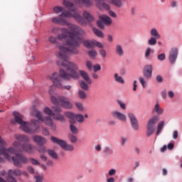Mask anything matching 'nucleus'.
Here are the masks:
<instances>
[{
    "instance_id": "f257e3e1",
    "label": "nucleus",
    "mask_w": 182,
    "mask_h": 182,
    "mask_svg": "<svg viewBox=\"0 0 182 182\" xmlns=\"http://www.w3.org/2000/svg\"><path fill=\"white\" fill-rule=\"evenodd\" d=\"M58 48L59 51L55 53V56L58 60L56 62V64L59 68H64L65 70L63 68L60 69L59 74L58 73H53L50 79L58 89L64 88L65 90H70L72 85H65L63 87L60 77L64 79V80H70V79L77 80L80 77L79 73L76 71L79 70V66L75 63L69 61V56L71 55H78L79 50L77 48L70 49L65 47V46H58Z\"/></svg>"
},
{
    "instance_id": "f03ea898",
    "label": "nucleus",
    "mask_w": 182,
    "mask_h": 182,
    "mask_svg": "<svg viewBox=\"0 0 182 182\" xmlns=\"http://www.w3.org/2000/svg\"><path fill=\"white\" fill-rule=\"evenodd\" d=\"M53 23L56 25H63V26H68V29L66 28H63L60 29L61 33L58 34V41H65V43L63 45H57L56 48L59 49L58 46H65L68 49H77L80 47V43H82V36L86 35V31L82 28V27L70 23L63 18V17H53L52 18Z\"/></svg>"
},
{
    "instance_id": "7ed1b4c3",
    "label": "nucleus",
    "mask_w": 182,
    "mask_h": 182,
    "mask_svg": "<svg viewBox=\"0 0 182 182\" xmlns=\"http://www.w3.org/2000/svg\"><path fill=\"white\" fill-rule=\"evenodd\" d=\"M31 114L32 116H35V117L38 119V120L31 119L33 127L29 122H23L22 119H23V115L19 114L18 112H13V116H14V119H11V123L12 124H16V123H18V124H20V129L28 134H35V133H39L41 131L39 123L41 122L42 123L44 122L45 124L50 127L53 125L52 118H50V117H47L45 119H43V117H42V112L38 111V109H36V106H33L31 108Z\"/></svg>"
},
{
    "instance_id": "20e7f679",
    "label": "nucleus",
    "mask_w": 182,
    "mask_h": 182,
    "mask_svg": "<svg viewBox=\"0 0 182 182\" xmlns=\"http://www.w3.org/2000/svg\"><path fill=\"white\" fill-rule=\"evenodd\" d=\"M152 113H156L157 115L151 117L146 124V136L148 137L154 134V132H156V125L160 121L159 116L164 114V109L161 108L159 102H156L152 109Z\"/></svg>"
},
{
    "instance_id": "39448f33",
    "label": "nucleus",
    "mask_w": 182,
    "mask_h": 182,
    "mask_svg": "<svg viewBox=\"0 0 182 182\" xmlns=\"http://www.w3.org/2000/svg\"><path fill=\"white\" fill-rule=\"evenodd\" d=\"M63 5L65 8L70 11V12L74 13L72 14L71 17L73 18L79 25H81V26H86V25H87V22L85 21L80 14H79V10L75 7L73 3H71L68 0H64L63 1Z\"/></svg>"
},
{
    "instance_id": "423d86ee",
    "label": "nucleus",
    "mask_w": 182,
    "mask_h": 182,
    "mask_svg": "<svg viewBox=\"0 0 182 182\" xmlns=\"http://www.w3.org/2000/svg\"><path fill=\"white\" fill-rule=\"evenodd\" d=\"M50 140L52 143H54V144H58L65 151H73V150H75V147L73 146L72 144H68L63 139H60L58 138H56L55 136H51Z\"/></svg>"
},
{
    "instance_id": "0eeeda50",
    "label": "nucleus",
    "mask_w": 182,
    "mask_h": 182,
    "mask_svg": "<svg viewBox=\"0 0 182 182\" xmlns=\"http://www.w3.org/2000/svg\"><path fill=\"white\" fill-rule=\"evenodd\" d=\"M11 161L16 167L21 168L23 164H28V160L26 156L22 154L16 153L15 156L11 157Z\"/></svg>"
},
{
    "instance_id": "6e6552de",
    "label": "nucleus",
    "mask_w": 182,
    "mask_h": 182,
    "mask_svg": "<svg viewBox=\"0 0 182 182\" xmlns=\"http://www.w3.org/2000/svg\"><path fill=\"white\" fill-rule=\"evenodd\" d=\"M16 153V149L12 146L6 149L4 146L0 145V154L4 156V157L9 161H12V157L11 154H15Z\"/></svg>"
},
{
    "instance_id": "1a4fd4ad",
    "label": "nucleus",
    "mask_w": 182,
    "mask_h": 182,
    "mask_svg": "<svg viewBox=\"0 0 182 182\" xmlns=\"http://www.w3.org/2000/svg\"><path fill=\"white\" fill-rule=\"evenodd\" d=\"M151 38L148 40V45L149 46H156L157 45V39H160L161 36L159 33L157 28H152L150 31Z\"/></svg>"
},
{
    "instance_id": "9d476101",
    "label": "nucleus",
    "mask_w": 182,
    "mask_h": 182,
    "mask_svg": "<svg viewBox=\"0 0 182 182\" xmlns=\"http://www.w3.org/2000/svg\"><path fill=\"white\" fill-rule=\"evenodd\" d=\"M44 113L48 114V116H52L54 120H57V122H60V123H66V118L62 114H55L53 111H52L49 107H46L44 109Z\"/></svg>"
},
{
    "instance_id": "9b49d317",
    "label": "nucleus",
    "mask_w": 182,
    "mask_h": 182,
    "mask_svg": "<svg viewBox=\"0 0 182 182\" xmlns=\"http://www.w3.org/2000/svg\"><path fill=\"white\" fill-rule=\"evenodd\" d=\"M128 117L130 121V124L132 130L134 132H139L140 130V126L139 125V120L134 114L129 112L128 113Z\"/></svg>"
},
{
    "instance_id": "f8f14e48",
    "label": "nucleus",
    "mask_w": 182,
    "mask_h": 182,
    "mask_svg": "<svg viewBox=\"0 0 182 182\" xmlns=\"http://www.w3.org/2000/svg\"><path fill=\"white\" fill-rule=\"evenodd\" d=\"M53 12H55V14H60V17L72 18V13L65 9L63 6H55L53 8Z\"/></svg>"
},
{
    "instance_id": "ddd939ff",
    "label": "nucleus",
    "mask_w": 182,
    "mask_h": 182,
    "mask_svg": "<svg viewBox=\"0 0 182 182\" xmlns=\"http://www.w3.org/2000/svg\"><path fill=\"white\" fill-rule=\"evenodd\" d=\"M58 100H60V103H61L60 106L63 109H66L67 110L73 109V104L69 101V98L61 95L58 97Z\"/></svg>"
},
{
    "instance_id": "4468645a",
    "label": "nucleus",
    "mask_w": 182,
    "mask_h": 182,
    "mask_svg": "<svg viewBox=\"0 0 182 182\" xmlns=\"http://www.w3.org/2000/svg\"><path fill=\"white\" fill-rule=\"evenodd\" d=\"M143 75L145 79L150 80L153 76V65L151 64L146 65L144 67Z\"/></svg>"
},
{
    "instance_id": "2eb2a0df",
    "label": "nucleus",
    "mask_w": 182,
    "mask_h": 182,
    "mask_svg": "<svg viewBox=\"0 0 182 182\" xmlns=\"http://www.w3.org/2000/svg\"><path fill=\"white\" fill-rule=\"evenodd\" d=\"M178 56V49L177 48H173L169 52L168 60L171 65L176 63L177 58Z\"/></svg>"
},
{
    "instance_id": "dca6fc26",
    "label": "nucleus",
    "mask_w": 182,
    "mask_h": 182,
    "mask_svg": "<svg viewBox=\"0 0 182 182\" xmlns=\"http://www.w3.org/2000/svg\"><path fill=\"white\" fill-rule=\"evenodd\" d=\"M112 117L117 119V120H120V122H126L127 120V117L126 114L120 112L119 110H114L111 112Z\"/></svg>"
},
{
    "instance_id": "f3484780",
    "label": "nucleus",
    "mask_w": 182,
    "mask_h": 182,
    "mask_svg": "<svg viewBox=\"0 0 182 182\" xmlns=\"http://www.w3.org/2000/svg\"><path fill=\"white\" fill-rule=\"evenodd\" d=\"M33 141L36 144H38V146H44V144H46V143H48V140L41 135H35L33 137Z\"/></svg>"
},
{
    "instance_id": "a211bd4d",
    "label": "nucleus",
    "mask_w": 182,
    "mask_h": 182,
    "mask_svg": "<svg viewBox=\"0 0 182 182\" xmlns=\"http://www.w3.org/2000/svg\"><path fill=\"white\" fill-rule=\"evenodd\" d=\"M21 148L23 151H25L26 153H29V154L33 153L36 149L35 146L28 142L27 144H22Z\"/></svg>"
},
{
    "instance_id": "6ab92c4d",
    "label": "nucleus",
    "mask_w": 182,
    "mask_h": 182,
    "mask_svg": "<svg viewBox=\"0 0 182 182\" xmlns=\"http://www.w3.org/2000/svg\"><path fill=\"white\" fill-rule=\"evenodd\" d=\"M14 139H16V140H18V141H21V143H26V144L27 143H29V141H31V138H29V136L26 135L14 134Z\"/></svg>"
},
{
    "instance_id": "aec40b11",
    "label": "nucleus",
    "mask_w": 182,
    "mask_h": 182,
    "mask_svg": "<svg viewBox=\"0 0 182 182\" xmlns=\"http://www.w3.org/2000/svg\"><path fill=\"white\" fill-rule=\"evenodd\" d=\"M78 75L82 77V79L87 83L88 85H92V80L90 79V77L89 76V74L85 70H80L78 71Z\"/></svg>"
},
{
    "instance_id": "412c9836",
    "label": "nucleus",
    "mask_w": 182,
    "mask_h": 182,
    "mask_svg": "<svg viewBox=\"0 0 182 182\" xmlns=\"http://www.w3.org/2000/svg\"><path fill=\"white\" fill-rule=\"evenodd\" d=\"M82 18L84 21H87L89 23H92V22H95V17L92 15L89 11H84L82 14Z\"/></svg>"
},
{
    "instance_id": "4be33fe9",
    "label": "nucleus",
    "mask_w": 182,
    "mask_h": 182,
    "mask_svg": "<svg viewBox=\"0 0 182 182\" xmlns=\"http://www.w3.org/2000/svg\"><path fill=\"white\" fill-rule=\"evenodd\" d=\"M96 4L97 8L100 9H102V8H104V9H106L107 11H109L110 9V6L106 3L103 2V0H94Z\"/></svg>"
},
{
    "instance_id": "5701e85b",
    "label": "nucleus",
    "mask_w": 182,
    "mask_h": 182,
    "mask_svg": "<svg viewBox=\"0 0 182 182\" xmlns=\"http://www.w3.org/2000/svg\"><path fill=\"white\" fill-rule=\"evenodd\" d=\"M100 20L102 21V22H103V23L105 25H107V26L112 25V18H110V17H109V16L107 15H102L100 16Z\"/></svg>"
},
{
    "instance_id": "b1692460",
    "label": "nucleus",
    "mask_w": 182,
    "mask_h": 182,
    "mask_svg": "<svg viewBox=\"0 0 182 182\" xmlns=\"http://www.w3.org/2000/svg\"><path fill=\"white\" fill-rule=\"evenodd\" d=\"M8 174H10L11 176H15V177H21L22 176V171L19 168L16 169H9L8 171Z\"/></svg>"
},
{
    "instance_id": "393cba45",
    "label": "nucleus",
    "mask_w": 182,
    "mask_h": 182,
    "mask_svg": "<svg viewBox=\"0 0 182 182\" xmlns=\"http://www.w3.org/2000/svg\"><path fill=\"white\" fill-rule=\"evenodd\" d=\"M83 43L84 46L87 49H93V48H95V40H85Z\"/></svg>"
},
{
    "instance_id": "a878e982",
    "label": "nucleus",
    "mask_w": 182,
    "mask_h": 182,
    "mask_svg": "<svg viewBox=\"0 0 182 182\" xmlns=\"http://www.w3.org/2000/svg\"><path fill=\"white\" fill-rule=\"evenodd\" d=\"M115 52L118 56H123L124 55V50H123V46L120 44H117L115 46Z\"/></svg>"
},
{
    "instance_id": "bb28decb",
    "label": "nucleus",
    "mask_w": 182,
    "mask_h": 182,
    "mask_svg": "<svg viewBox=\"0 0 182 182\" xmlns=\"http://www.w3.org/2000/svg\"><path fill=\"white\" fill-rule=\"evenodd\" d=\"M80 4H82L85 8L93 6V1L92 0H77Z\"/></svg>"
},
{
    "instance_id": "cd10ccee",
    "label": "nucleus",
    "mask_w": 182,
    "mask_h": 182,
    "mask_svg": "<svg viewBox=\"0 0 182 182\" xmlns=\"http://www.w3.org/2000/svg\"><path fill=\"white\" fill-rule=\"evenodd\" d=\"M114 79L115 82H117V83H120L121 85H124L125 83L124 79H123V77L120 76L117 73H115L114 74Z\"/></svg>"
},
{
    "instance_id": "c85d7f7f",
    "label": "nucleus",
    "mask_w": 182,
    "mask_h": 182,
    "mask_svg": "<svg viewBox=\"0 0 182 182\" xmlns=\"http://www.w3.org/2000/svg\"><path fill=\"white\" fill-rule=\"evenodd\" d=\"M75 122L70 121V130L73 134H77L79 133V129H77V127L73 124Z\"/></svg>"
},
{
    "instance_id": "c756f323",
    "label": "nucleus",
    "mask_w": 182,
    "mask_h": 182,
    "mask_svg": "<svg viewBox=\"0 0 182 182\" xmlns=\"http://www.w3.org/2000/svg\"><path fill=\"white\" fill-rule=\"evenodd\" d=\"M103 153L104 154H105V156H112L114 154V151L110 147L105 146L103 149Z\"/></svg>"
},
{
    "instance_id": "7c9ffc66",
    "label": "nucleus",
    "mask_w": 182,
    "mask_h": 182,
    "mask_svg": "<svg viewBox=\"0 0 182 182\" xmlns=\"http://www.w3.org/2000/svg\"><path fill=\"white\" fill-rule=\"evenodd\" d=\"M65 117H68V119H70V122H76L75 121V113H73L71 112H65L64 113Z\"/></svg>"
},
{
    "instance_id": "2f4dec72",
    "label": "nucleus",
    "mask_w": 182,
    "mask_h": 182,
    "mask_svg": "<svg viewBox=\"0 0 182 182\" xmlns=\"http://www.w3.org/2000/svg\"><path fill=\"white\" fill-rule=\"evenodd\" d=\"M163 129H164V121H161L158 124L157 130L156 133V136H159V134L161 133V130H163Z\"/></svg>"
},
{
    "instance_id": "473e14b6",
    "label": "nucleus",
    "mask_w": 182,
    "mask_h": 182,
    "mask_svg": "<svg viewBox=\"0 0 182 182\" xmlns=\"http://www.w3.org/2000/svg\"><path fill=\"white\" fill-rule=\"evenodd\" d=\"M78 123H83L85 122V117L82 114H77L75 118Z\"/></svg>"
},
{
    "instance_id": "72a5a7b5",
    "label": "nucleus",
    "mask_w": 182,
    "mask_h": 182,
    "mask_svg": "<svg viewBox=\"0 0 182 182\" xmlns=\"http://www.w3.org/2000/svg\"><path fill=\"white\" fill-rule=\"evenodd\" d=\"M79 84L82 90H89V85H87V83H86V82L80 80L79 82Z\"/></svg>"
},
{
    "instance_id": "f704fd0d",
    "label": "nucleus",
    "mask_w": 182,
    "mask_h": 182,
    "mask_svg": "<svg viewBox=\"0 0 182 182\" xmlns=\"http://www.w3.org/2000/svg\"><path fill=\"white\" fill-rule=\"evenodd\" d=\"M78 96L82 100H85L86 97H87L86 92L83 90H78Z\"/></svg>"
},
{
    "instance_id": "c9c22d12",
    "label": "nucleus",
    "mask_w": 182,
    "mask_h": 182,
    "mask_svg": "<svg viewBox=\"0 0 182 182\" xmlns=\"http://www.w3.org/2000/svg\"><path fill=\"white\" fill-rule=\"evenodd\" d=\"M48 154L52 159H55V160L58 159V154H56L55 151L52 149H48Z\"/></svg>"
},
{
    "instance_id": "e433bc0d",
    "label": "nucleus",
    "mask_w": 182,
    "mask_h": 182,
    "mask_svg": "<svg viewBox=\"0 0 182 182\" xmlns=\"http://www.w3.org/2000/svg\"><path fill=\"white\" fill-rule=\"evenodd\" d=\"M92 31H93L94 33H95V35L97 36H98V38H103V33L100 30H99L96 28H93Z\"/></svg>"
},
{
    "instance_id": "4c0bfd02",
    "label": "nucleus",
    "mask_w": 182,
    "mask_h": 182,
    "mask_svg": "<svg viewBox=\"0 0 182 182\" xmlns=\"http://www.w3.org/2000/svg\"><path fill=\"white\" fill-rule=\"evenodd\" d=\"M48 41L50 43H53V45H56V43H58V41H59V38H58V36L57 38L55 36H50Z\"/></svg>"
},
{
    "instance_id": "58836bf2",
    "label": "nucleus",
    "mask_w": 182,
    "mask_h": 182,
    "mask_svg": "<svg viewBox=\"0 0 182 182\" xmlns=\"http://www.w3.org/2000/svg\"><path fill=\"white\" fill-rule=\"evenodd\" d=\"M111 3L117 6V8H122V1L120 0H111Z\"/></svg>"
},
{
    "instance_id": "ea45409f",
    "label": "nucleus",
    "mask_w": 182,
    "mask_h": 182,
    "mask_svg": "<svg viewBox=\"0 0 182 182\" xmlns=\"http://www.w3.org/2000/svg\"><path fill=\"white\" fill-rule=\"evenodd\" d=\"M117 105H119L120 109H122V110H126V104L123 101L117 100Z\"/></svg>"
},
{
    "instance_id": "a19ab883",
    "label": "nucleus",
    "mask_w": 182,
    "mask_h": 182,
    "mask_svg": "<svg viewBox=\"0 0 182 182\" xmlns=\"http://www.w3.org/2000/svg\"><path fill=\"white\" fill-rule=\"evenodd\" d=\"M68 139L70 141V143H76L77 141V137L72 134L68 135Z\"/></svg>"
},
{
    "instance_id": "79ce46f5",
    "label": "nucleus",
    "mask_w": 182,
    "mask_h": 182,
    "mask_svg": "<svg viewBox=\"0 0 182 182\" xmlns=\"http://www.w3.org/2000/svg\"><path fill=\"white\" fill-rule=\"evenodd\" d=\"M75 107L80 112H83L85 110V108L83 107V104L82 102H75Z\"/></svg>"
},
{
    "instance_id": "37998d69",
    "label": "nucleus",
    "mask_w": 182,
    "mask_h": 182,
    "mask_svg": "<svg viewBox=\"0 0 182 182\" xmlns=\"http://www.w3.org/2000/svg\"><path fill=\"white\" fill-rule=\"evenodd\" d=\"M34 179L35 182H43V176L39 175L38 173L35 175Z\"/></svg>"
},
{
    "instance_id": "c03bdc74",
    "label": "nucleus",
    "mask_w": 182,
    "mask_h": 182,
    "mask_svg": "<svg viewBox=\"0 0 182 182\" xmlns=\"http://www.w3.org/2000/svg\"><path fill=\"white\" fill-rule=\"evenodd\" d=\"M6 181L8 182H18V181L16 180V178L15 177H14L11 174H8Z\"/></svg>"
},
{
    "instance_id": "a18cd8bd",
    "label": "nucleus",
    "mask_w": 182,
    "mask_h": 182,
    "mask_svg": "<svg viewBox=\"0 0 182 182\" xmlns=\"http://www.w3.org/2000/svg\"><path fill=\"white\" fill-rule=\"evenodd\" d=\"M88 55L92 58H96L97 56V52H96V50H91L88 51Z\"/></svg>"
},
{
    "instance_id": "49530a36",
    "label": "nucleus",
    "mask_w": 182,
    "mask_h": 182,
    "mask_svg": "<svg viewBox=\"0 0 182 182\" xmlns=\"http://www.w3.org/2000/svg\"><path fill=\"white\" fill-rule=\"evenodd\" d=\"M50 100L53 105H59L60 101L59 100V98H56L55 97L51 96Z\"/></svg>"
},
{
    "instance_id": "de8ad7c7",
    "label": "nucleus",
    "mask_w": 182,
    "mask_h": 182,
    "mask_svg": "<svg viewBox=\"0 0 182 182\" xmlns=\"http://www.w3.org/2000/svg\"><path fill=\"white\" fill-rule=\"evenodd\" d=\"M38 153H41V154H45V153H46V147L43 146V145H41V146H40L38 149Z\"/></svg>"
},
{
    "instance_id": "09e8293b",
    "label": "nucleus",
    "mask_w": 182,
    "mask_h": 182,
    "mask_svg": "<svg viewBox=\"0 0 182 182\" xmlns=\"http://www.w3.org/2000/svg\"><path fill=\"white\" fill-rule=\"evenodd\" d=\"M139 81L141 83L142 87L144 88L146 87V78L143 77H139Z\"/></svg>"
},
{
    "instance_id": "8fccbe9b",
    "label": "nucleus",
    "mask_w": 182,
    "mask_h": 182,
    "mask_svg": "<svg viewBox=\"0 0 182 182\" xmlns=\"http://www.w3.org/2000/svg\"><path fill=\"white\" fill-rule=\"evenodd\" d=\"M53 109L55 114H60V113H62V108L59 107H53Z\"/></svg>"
},
{
    "instance_id": "3c124183",
    "label": "nucleus",
    "mask_w": 182,
    "mask_h": 182,
    "mask_svg": "<svg viewBox=\"0 0 182 182\" xmlns=\"http://www.w3.org/2000/svg\"><path fill=\"white\" fill-rule=\"evenodd\" d=\"M158 60H161V62H163V60H166V54L165 53H161L159 54L157 56Z\"/></svg>"
},
{
    "instance_id": "603ef678",
    "label": "nucleus",
    "mask_w": 182,
    "mask_h": 182,
    "mask_svg": "<svg viewBox=\"0 0 182 182\" xmlns=\"http://www.w3.org/2000/svg\"><path fill=\"white\" fill-rule=\"evenodd\" d=\"M151 53V48L150 47H148L145 50V54H144L145 58H150Z\"/></svg>"
},
{
    "instance_id": "864d4df0",
    "label": "nucleus",
    "mask_w": 182,
    "mask_h": 182,
    "mask_svg": "<svg viewBox=\"0 0 182 182\" xmlns=\"http://www.w3.org/2000/svg\"><path fill=\"white\" fill-rule=\"evenodd\" d=\"M100 55L102 56V58H106L107 56V53H106V50L105 49H101L99 51Z\"/></svg>"
},
{
    "instance_id": "5fc2aeb1",
    "label": "nucleus",
    "mask_w": 182,
    "mask_h": 182,
    "mask_svg": "<svg viewBox=\"0 0 182 182\" xmlns=\"http://www.w3.org/2000/svg\"><path fill=\"white\" fill-rule=\"evenodd\" d=\"M102 70V67L99 64L95 65L93 66V70L95 73L99 72V70Z\"/></svg>"
},
{
    "instance_id": "6e6d98bb",
    "label": "nucleus",
    "mask_w": 182,
    "mask_h": 182,
    "mask_svg": "<svg viewBox=\"0 0 182 182\" xmlns=\"http://www.w3.org/2000/svg\"><path fill=\"white\" fill-rule=\"evenodd\" d=\"M86 67L88 69V70H92L93 68V64H92V62L87 60L86 61Z\"/></svg>"
},
{
    "instance_id": "4d7b16f0",
    "label": "nucleus",
    "mask_w": 182,
    "mask_h": 182,
    "mask_svg": "<svg viewBox=\"0 0 182 182\" xmlns=\"http://www.w3.org/2000/svg\"><path fill=\"white\" fill-rule=\"evenodd\" d=\"M60 31V28H59V27H54L52 28L51 32L54 35H56V34L59 33Z\"/></svg>"
},
{
    "instance_id": "13d9d810",
    "label": "nucleus",
    "mask_w": 182,
    "mask_h": 182,
    "mask_svg": "<svg viewBox=\"0 0 182 182\" xmlns=\"http://www.w3.org/2000/svg\"><path fill=\"white\" fill-rule=\"evenodd\" d=\"M94 46H97V48H100V49H103V45L101 44L100 42L97 41L95 40L94 41Z\"/></svg>"
},
{
    "instance_id": "bf43d9fd",
    "label": "nucleus",
    "mask_w": 182,
    "mask_h": 182,
    "mask_svg": "<svg viewBox=\"0 0 182 182\" xmlns=\"http://www.w3.org/2000/svg\"><path fill=\"white\" fill-rule=\"evenodd\" d=\"M21 146H22V144L18 141L13 142V146H14L15 149H19Z\"/></svg>"
},
{
    "instance_id": "052dcab7",
    "label": "nucleus",
    "mask_w": 182,
    "mask_h": 182,
    "mask_svg": "<svg viewBox=\"0 0 182 182\" xmlns=\"http://www.w3.org/2000/svg\"><path fill=\"white\" fill-rule=\"evenodd\" d=\"M127 137L126 136H122L121 137V143H122V146H125L126 143H127Z\"/></svg>"
},
{
    "instance_id": "680f3d73",
    "label": "nucleus",
    "mask_w": 182,
    "mask_h": 182,
    "mask_svg": "<svg viewBox=\"0 0 182 182\" xmlns=\"http://www.w3.org/2000/svg\"><path fill=\"white\" fill-rule=\"evenodd\" d=\"M97 25L100 28V29H105V24L103 23V21H102L101 20L97 22Z\"/></svg>"
},
{
    "instance_id": "e2e57ef3",
    "label": "nucleus",
    "mask_w": 182,
    "mask_h": 182,
    "mask_svg": "<svg viewBox=\"0 0 182 182\" xmlns=\"http://www.w3.org/2000/svg\"><path fill=\"white\" fill-rule=\"evenodd\" d=\"M30 161H31V163L34 165V166H39L40 163L38 162V160L35 159H30Z\"/></svg>"
},
{
    "instance_id": "0e129e2a",
    "label": "nucleus",
    "mask_w": 182,
    "mask_h": 182,
    "mask_svg": "<svg viewBox=\"0 0 182 182\" xmlns=\"http://www.w3.org/2000/svg\"><path fill=\"white\" fill-rule=\"evenodd\" d=\"M40 158L44 163H46V161H48V157L43 154L40 156Z\"/></svg>"
},
{
    "instance_id": "69168bd1",
    "label": "nucleus",
    "mask_w": 182,
    "mask_h": 182,
    "mask_svg": "<svg viewBox=\"0 0 182 182\" xmlns=\"http://www.w3.org/2000/svg\"><path fill=\"white\" fill-rule=\"evenodd\" d=\"M108 174H109V176H114V174H116V169H114V168L110 169L108 172Z\"/></svg>"
},
{
    "instance_id": "338daca9",
    "label": "nucleus",
    "mask_w": 182,
    "mask_h": 182,
    "mask_svg": "<svg viewBox=\"0 0 182 182\" xmlns=\"http://www.w3.org/2000/svg\"><path fill=\"white\" fill-rule=\"evenodd\" d=\"M178 5V3L177 1H173L171 3V6L172 8H177Z\"/></svg>"
},
{
    "instance_id": "774afa93",
    "label": "nucleus",
    "mask_w": 182,
    "mask_h": 182,
    "mask_svg": "<svg viewBox=\"0 0 182 182\" xmlns=\"http://www.w3.org/2000/svg\"><path fill=\"white\" fill-rule=\"evenodd\" d=\"M0 146H6V142L4 140V139L0 136Z\"/></svg>"
}]
</instances>
